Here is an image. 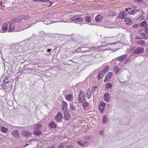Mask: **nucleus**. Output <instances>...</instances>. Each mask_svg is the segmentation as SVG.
Instances as JSON below:
<instances>
[{
  "instance_id": "nucleus-52",
  "label": "nucleus",
  "mask_w": 148,
  "mask_h": 148,
  "mask_svg": "<svg viewBox=\"0 0 148 148\" xmlns=\"http://www.w3.org/2000/svg\"><path fill=\"white\" fill-rule=\"evenodd\" d=\"M139 19H140L143 20L144 19V17L143 16L141 15L140 16V17L139 18Z\"/></svg>"
},
{
  "instance_id": "nucleus-62",
  "label": "nucleus",
  "mask_w": 148,
  "mask_h": 148,
  "mask_svg": "<svg viewBox=\"0 0 148 148\" xmlns=\"http://www.w3.org/2000/svg\"><path fill=\"white\" fill-rule=\"evenodd\" d=\"M63 114H64V116L65 117V112H64V111L63 112Z\"/></svg>"
},
{
  "instance_id": "nucleus-59",
  "label": "nucleus",
  "mask_w": 148,
  "mask_h": 148,
  "mask_svg": "<svg viewBox=\"0 0 148 148\" xmlns=\"http://www.w3.org/2000/svg\"><path fill=\"white\" fill-rule=\"evenodd\" d=\"M90 65H91L92 64L93 62L92 61H90Z\"/></svg>"
},
{
  "instance_id": "nucleus-40",
  "label": "nucleus",
  "mask_w": 148,
  "mask_h": 148,
  "mask_svg": "<svg viewBox=\"0 0 148 148\" xmlns=\"http://www.w3.org/2000/svg\"><path fill=\"white\" fill-rule=\"evenodd\" d=\"M146 22L145 21H144L143 22H141L140 24H139V25L141 27H143V26L145 25L146 24Z\"/></svg>"
},
{
  "instance_id": "nucleus-41",
  "label": "nucleus",
  "mask_w": 148,
  "mask_h": 148,
  "mask_svg": "<svg viewBox=\"0 0 148 148\" xmlns=\"http://www.w3.org/2000/svg\"><path fill=\"white\" fill-rule=\"evenodd\" d=\"M105 103L104 102H101L99 104V106H100L101 107L103 108L104 109H105Z\"/></svg>"
},
{
  "instance_id": "nucleus-3",
  "label": "nucleus",
  "mask_w": 148,
  "mask_h": 148,
  "mask_svg": "<svg viewBox=\"0 0 148 148\" xmlns=\"http://www.w3.org/2000/svg\"><path fill=\"white\" fill-rule=\"evenodd\" d=\"M85 94L84 91L81 90L78 94V99L79 103L82 102L85 99Z\"/></svg>"
},
{
  "instance_id": "nucleus-7",
  "label": "nucleus",
  "mask_w": 148,
  "mask_h": 148,
  "mask_svg": "<svg viewBox=\"0 0 148 148\" xmlns=\"http://www.w3.org/2000/svg\"><path fill=\"white\" fill-rule=\"evenodd\" d=\"M103 19V17L100 15L99 14L95 16V20L96 22L97 23H100Z\"/></svg>"
},
{
  "instance_id": "nucleus-48",
  "label": "nucleus",
  "mask_w": 148,
  "mask_h": 148,
  "mask_svg": "<svg viewBox=\"0 0 148 148\" xmlns=\"http://www.w3.org/2000/svg\"><path fill=\"white\" fill-rule=\"evenodd\" d=\"M99 134L100 135L103 136L104 135V132L103 131H100L99 132Z\"/></svg>"
},
{
  "instance_id": "nucleus-44",
  "label": "nucleus",
  "mask_w": 148,
  "mask_h": 148,
  "mask_svg": "<svg viewBox=\"0 0 148 148\" xmlns=\"http://www.w3.org/2000/svg\"><path fill=\"white\" fill-rule=\"evenodd\" d=\"M108 77H109L107 75H106L105 77V78L104 80V81L105 82H106L107 81L108 79Z\"/></svg>"
},
{
  "instance_id": "nucleus-28",
  "label": "nucleus",
  "mask_w": 148,
  "mask_h": 148,
  "mask_svg": "<svg viewBox=\"0 0 148 148\" xmlns=\"http://www.w3.org/2000/svg\"><path fill=\"white\" fill-rule=\"evenodd\" d=\"M108 119L107 116H104L103 118L102 122L104 124L106 122H108Z\"/></svg>"
},
{
  "instance_id": "nucleus-31",
  "label": "nucleus",
  "mask_w": 148,
  "mask_h": 148,
  "mask_svg": "<svg viewBox=\"0 0 148 148\" xmlns=\"http://www.w3.org/2000/svg\"><path fill=\"white\" fill-rule=\"evenodd\" d=\"M135 3H138V4L140 5L143 3V2L142 0H134Z\"/></svg>"
},
{
  "instance_id": "nucleus-34",
  "label": "nucleus",
  "mask_w": 148,
  "mask_h": 148,
  "mask_svg": "<svg viewBox=\"0 0 148 148\" xmlns=\"http://www.w3.org/2000/svg\"><path fill=\"white\" fill-rule=\"evenodd\" d=\"M36 126L35 130H38L41 127L42 125L40 124H38L35 125Z\"/></svg>"
},
{
  "instance_id": "nucleus-1",
  "label": "nucleus",
  "mask_w": 148,
  "mask_h": 148,
  "mask_svg": "<svg viewBox=\"0 0 148 148\" xmlns=\"http://www.w3.org/2000/svg\"><path fill=\"white\" fill-rule=\"evenodd\" d=\"M18 22L16 21L13 22L12 21H10L8 22V32H10L14 31L15 29V26L16 24H18Z\"/></svg>"
},
{
  "instance_id": "nucleus-42",
  "label": "nucleus",
  "mask_w": 148,
  "mask_h": 148,
  "mask_svg": "<svg viewBox=\"0 0 148 148\" xmlns=\"http://www.w3.org/2000/svg\"><path fill=\"white\" fill-rule=\"evenodd\" d=\"M140 26L139 24H136L135 25H132V27L134 28H136Z\"/></svg>"
},
{
  "instance_id": "nucleus-54",
  "label": "nucleus",
  "mask_w": 148,
  "mask_h": 148,
  "mask_svg": "<svg viewBox=\"0 0 148 148\" xmlns=\"http://www.w3.org/2000/svg\"><path fill=\"white\" fill-rule=\"evenodd\" d=\"M47 148H54V145H53L51 147L49 146L47 147Z\"/></svg>"
},
{
  "instance_id": "nucleus-47",
  "label": "nucleus",
  "mask_w": 148,
  "mask_h": 148,
  "mask_svg": "<svg viewBox=\"0 0 148 148\" xmlns=\"http://www.w3.org/2000/svg\"><path fill=\"white\" fill-rule=\"evenodd\" d=\"M63 145L62 144H60L58 146V148H64Z\"/></svg>"
},
{
  "instance_id": "nucleus-63",
  "label": "nucleus",
  "mask_w": 148,
  "mask_h": 148,
  "mask_svg": "<svg viewBox=\"0 0 148 148\" xmlns=\"http://www.w3.org/2000/svg\"><path fill=\"white\" fill-rule=\"evenodd\" d=\"M28 145V144H26L25 145V147L27 146Z\"/></svg>"
},
{
  "instance_id": "nucleus-53",
  "label": "nucleus",
  "mask_w": 148,
  "mask_h": 148,
  "mask_svg": "<svg viewBox=\"0 0 148 148\" xmlns=\"http://www.w3.org/2000/svg\"><path fill=\"white\" fill-rule=\"evenodd\" d=\"M73 148V146H72V145L68 146L66 147V148Z\"/></svg>"
},
{
  "instance_id": "nucleus-27",
  "label": "nucleus",
  "mask_w": 148,
  "mask_h": 148,
  "mask_svg": "<svg viewBox=\"0 0 148 148\" xmlns=\"http://www.w3.org/2000/svg\"><path fill=\"white\" fill-rule=\"evenodd\" d=\"M142 29L147 33L148 34V24H146L144 26Z\"/></svg>"
},
{
  "instance_id": "nucleus-33",
  "label": "nucleus",
  "mask_w": 148,
  "mask_h": 148,
  "mask_svg": "<svg viewBox=\"0 0 148 148\" xmlns=\"http://www.w3.org/2000/svg\"><path fill=\"white\" fill-rule=\"evenodd\" d=\"M88 105V103L87 102H84L82 105V106L84 109H85L86 107H87Z\"/></svg>"
},
{
  "instance_id": "nucleus-58",
  "label": "nucleus",
  "mask_w": 148,
  "mask_h": 148,
  "mask_svg": "<svg viewBox=\"0 0 148 148\" xmlns=\"http://www.w3.org/2000/svg\"><path fill=\"white\" fill-rule=\"evenodd\" d=\"M26 70L29 71H30V70H31V69L29 68L27 69H26Z\"/></svg>"
},
{
  "instance_id": "nucleus-56",
  "label": "nucleus",
  "mask_w": 148,
  "mask_h": 148,
  "mask_svg": "<svg viewBox=\"0 0 148 148\" xmlns=\"http://www.w3.org/2000/svg\"><path fill=\"white\" fill-rule=\"evenodd\" d=\"M49 2L50 3V5L49 6H51L52 5L53 2H51L50 1Z\"/></svg>"
},
{
  "instance_id": "nucleus-32",
  "label": "nucleus",
  "mask_w": 148,
  "mask_h": 148,
  "mask_svg": "<svg viewBox=\"0 0 148 148\" xmlns=\"http://www.w3.org/2000/svg\"><path fill=\"white\" fill-rule=\"evenodd\" d=\"M34 2L38 1L40 2H48L49 1V0H33Z\"/></svg>"
},
{
  "instance_id": "nucleus-39",
  "label": "nucleus",
  "mask_w": 148,
  "mask_h": 148,
  "mask_svg": "<svg viewBox=\"0 0 148 148\" xmlns=\"http://www.w3.org/2000/svg\"><path fill=\"white\" fill-rule=\"evenodd\" d=\"M99 109L100 111V112L101 113H102L104 111V110H105V109H104V108L101 107L99 106Z\"/></svg>"
},
{
  "instance_id": "nucleus-5",
  "label": "nucleus",
  "mask_w": 148,
  "mask_h": 148,
  "mask_svg": "<svg viewBox=\"0 0 148 148\" xmlns=\"http://www.w3.org/2000/svg\"><path fill=\"white\" fill-rule=\"evenodd\" d=\"M136 8V6L133 7V10L130 11L129 12V13L132 15H134V14H136L138 11H139L140 12H141V14H143L144 13V12L143 11V10H141V11L140 12V10H139L138 9H135V8Z\"/></svg>"
},
{
  "instance_id": "nucleus-45",
  "label": "nucleus",
  "mask_w": 148,
  "mask_h": 148,
  "mask_svg": "<svg viewBox=\"0 0 148 148\" xmlns=\"http://www.w3.org/2000/svg\"><path fill=\"white\" fill-rule=\"evenodd\" d=\"M134 38H135L136 39H138V40L142 39L141 38H140V35L139 36H136Z\"/></svg>"
},
{
  "instance_id": "nucleus-6",
  "label": "nucleus",
  "mask_w": 148,
  "mask_h": 148,
  "mask_svg": "<svg viewBox=\"0 0 148 148\" xmlns=\"http://www.w3.org/2000/svg\"><path fill=\"white\" fill-rule=\"evenodd\" d=\"M8 22L3 23L1 29L2 32H6L8 31Z\"/></svg>"
},
{
  "instance_id": "nucleus-37",
  "label": "nucleus",
  "mask_w": 148,
  "mask_h": 148,
  "mask_svg": "<svg viewBox=\"0 0 148 148\" xmlns=\"http://www.w3.org/2000/svg\"><path fill=\"white\" fill-rule=\"evenodd\" d=\"M86 95L87 96V98L88 99H90V98L91 97V94L89 90H88L87 91Z\"/></svg>"
},
{
  "instance_id": "nucleus-20",
  "label": "nucleus",
  "mask_w": 148,
  "mask_h": 148,
  "mask_svg": "<svg viewBox=\"0 0 148 148\" xmlns=\"http://www.w3.org/2000/svg\"><path fill=\"white\" fill-rule=\"evenodd\" d=\"M109 67L108 66H106L104 67L101 72L103 74H104L108 71Z\"/></svg>"
},
{
  "instance_id": "nucleus-10",
  "label": "nucleus",
  "mask_w": 148,
  "mask_h": 148,
  "mask_svg": "<svg viewBox=\"0 0 148 148\" xmlns=\"http://www.w3.org/2000/svg\"><path fill=\"white\" fill-rule=\"evenodd\" d=\"M62 118V115L60 113H58L55 116L56 120L58 121H60Z\"/></svg>"
},
{
  "instance_id": "nucleus-30",
  "label": "nucleus",
  "mask_w": 148,
  "mask_h": 148,
  "mask_svg": "<svg viewBox=\"0 0 148 148\" xmlns=\"http://www.w3.org/2000/svg\"><path fill=\"white\" fill-rule=\"evenodd\" d=\"M136 44L140 45H143L145 44V42L143 40L138 41L136 42Z\"/></svg>"
},
{
  "instance_id": "nucleus-61",
  "label": "nucleus",
  "mask_w": 148,
  "mask_h": 148,
  "mask_svg": "<svg viewBox=\"0 0 148 148\" xmlns=\"http://www.w3.org/2000/svg\"><path fill=\"white\" fill-rule=\"evenodd\" d=\"M2 5V3L1 2L0 3V6H1Z\"/></svg>"
},
{
  "instance_id": "nucleus-13",
  "label": "nucleus",
  "mask_w": 148,
  "mask_h": 148,
  "mask_svg": "<svg viewBox=\"0 0 148 148\" xmlns=\"http://www.w3.org/2000/svg\"><path fill=\"white\" fill-rule=\"evenodd\" d=\"M67 103L65 102V111H66L67 109ZM65 120H68L70 118V114H69V112H67L65 111Z\"/></svg>"
},
{
  "instance_id": "nucleus-25",
  "label": "nucleus",
  "mask_w": 148,
  "mask_h": 148,
  "mask_svg": "<svg viewBox=\"0 0 148 148\" xmlns=\"http://www.w3.org/2000/svg\"><path fill=\"white\" fill-rule=\"evenodd\" d=\"M0 130L3 133H6L8 130V129L4 127L1 126Z\"/></svg>"
},
{
  "instance_id": "nucleus-50",
  "label": "nucleus",
  "mask_w": 148,
  "mask_h": 148,
  "mask_svg": "<svg viewBox=\"0 0 148 148\" xmlns=\"http://www.w3.org/2000/svg\"><path fill=\"white\" fill-rule=\"evenodd\" d=\"M117 43V42H113L111 44H109V43H107L106 44H107L108 45H115Z\"/></svg>"
},
{
  "instance_id": "nucleus-9",
  "label": "nucleus",
  "mask_w": 148,
  "mask_h": 148,
  "mask_svg": "<svg viewBox=\"0 0 148 148\" xmlns=\"http://www.w3.org/2000/svg\"><path fill=\"white\" fill-rule=\"evenodd\" d=\"M32 133L28 130H23L22 131V134L24 136L28 137L30 136Z\"/></svg>"
},
{
  "instance_id": "nucleus-22",
  "label": "nucleus",
  "mask_w": 148,
  "mask_h": 148,
  "mask_svg": "<svg viewBox=\"0 0 148 148\" xmlns=\"http://www.w3.org/2000/svg\"><path fill=\"white\" fill-rule=\"evenodd\" d=\"M48 126L51 127L53 128H56V124L54 122H51L48 125Z\"/></svg>"
},
{
  "instance_id": "nucleus-11",
  "label": "nucleus",
  "mask_w": 148,
  "mask_h": 148,
  "mask_svg": "<svg viewBox=\"0 0 148 148\" xmlns=\"http://www.w3.org/2000/svg\"><path fill=\"white\" fill-rule=\"evenodd\" d=\"M112 23L110 21H106L104 23V26L108 28H112Z\"/></svg>"
},
{
  "instance_id": "nucleus-4",
  "label": "nucleus",
  "mask_w": 148,
  "mask_h": 148,
  "mask_svg": "<svg viewBox=\"0 0 148 148\" xmlns=\"http://www.w3.org/2000/svg\"><path fill=\"white\" fill-rule=\"evenodd\" d=\"M144 51V49L143 48L138 47L134 49L133 52L134 54H139L142 53Z\"/></svg>"
},
{
  "instance_id": "nucleus-51",
  "label": "nucleus",
  "mask_w": 148,
  "mask_h": 148,
  "mask_svg": "<svg viewBox=\"0 0 148 148\" xmlns=\"http://www.w3.org/2000/svg\"><path fill=\"white\" fill-rule=\"evenodd\" d=\"M63 103L62 104V109L63 110H64V108L65 107V102L64 101H63Z\"/></svg>"
},
{
  "instance_id": "nucleus-60",
  "label": "nucleus",
  "mask_w": 148,
  "mask_h": 148,
  "mask_svg": "<svg viewBox=\"0 0 148 148\" xmlns=\"http://www.w3.org/2000/svg\"><path fill=\"white\" fill-rule=\"evenodd\" d=\"M82 48V49H84H84H86V50H87V49L88 48H87V47H83Z\"/></svg>"
},
{
  "instance_id": "nucleus-17",
  "label": "nucleus",
  "mask_w": 148,
  "mask_h": 148,
  "mask_svg": "<svg viewBox=\"0 0 148 148\" xmlns=\"http://www.w3.org/2000/svg\"><path fill=\"white\" fill-rule=\"evenodd\" d=\"M15 31L17 32H19L25 29V28L23 29V27H20L18 23V24H16V26H15Z\"/></svg>"
},
{
  "instance_id": "nucleus-36",
  "label": "nucleus",
  "mask_w": 148,
  "mask_h": 148,
  "mask_svg": "<svg viewBox=\"0 0 148 148\" xmlns=\"http://www.w3.org/2000/svg\"><path fill=\"white\" fill-rule=\"evenodd\" d=\"M107 45H108L107 44V45H101L100 46H98L96 47H92V49H98L99 48H102L103 47H105Z\"/></svg>"
},
{
  "instance_id": "nucleus-55",
  "label": "nucleus",
  "mask_w": 148,
  "mask_h": 148,
  "mask_svg": "<svg viewBox=\"0 0 148 148\" xmlns=\"http://www.w3.org/2000/svg\"><path fill=\"white\" fill-rule=\"evenodd\" d=\"M51 51V49H48L47 50V52H50Z\"/></svg>"
},
{
  "instance_id": "nucleus-49",
  "label": "nucleus",
  "mask_w": 148,
  "mask_h": 148,
  "mask_svg": "<svg viewBox=\"0 0 148 148\" xmlns=\"http://www.w3.org/2000/svg\"><path fill=\"white\" fill-rule=\"evenodd\" d=\"M105 40L106 41H108L109 40H110L111 39V37H108V38L105 37Z\"/></svg>"
},
{
  "instance_id": "nucleus-23",
  "label": "nucleus",
  "mask_w": 148,
  "mask_h": 148,
  "mask_svg": "<svg viewBox=\"0 0 148 148\" xmlns=\"http://www.w3.org/2000/svg\"><path fill=\"white\" fill-rule=\"evenodd\" d=\"M84 19L85 21L88 23L92 21V19L90 16H86L85 17Z\"/></svg>"
},
{
  "instance_id": "nucleus-15",
  "label": "nucleus",
  "mask_w": 148,
  "mask_h": 148,
  "mask_svg": "<svg viewBox=\"0 0 148 148\" xmlns=\"http://www.w3.org/2000/svg\"><path fill=\"white\" fill-rule=\"evenodd\" d=\"M109 95V94L108 93H105L103 96V98L104 100L108 102L109 101L110 99L108 97Z\"/></svg>"
},
{
  "instance_id": "nucleus-19",
  "label": "nucleus",
  "mask_w": 148,
  "mask_h": 148,
  "mask_svg": "<svg viewBox=\"0 0 148 148\" xmlns=\"http://www.w3.org/2000/svg\"><path fill=\"white\" fill-rule=\"evenodd\" d=\"M127 55L124 54L118 57L117 60L118 61H121L125 59L127 57Z\"/></svg>"
},
{
  "instance_id": "nucleus-12",
  "label": "nucleus",
  "mask_w": 148,
  "mask_h": 148,
  "mask_svg": "<svg viewBox=\"0 0 148 148\" xmlns=\"http://www.w3.org/2000/svg\"><path fill=\"white\" fill-rule=\"evenodd\" d=\"M140 36L142 39H147L148 38V34L144 33L141 32L140 34Z\"/></svg>"
},
{
  "instance_id": "nucleus-29",
  "label": "nucleus",
  "mask_w": 148,
  "mask_h": 148,
  "mask_svg": "<svg viewBox=\"0 0 148 148\" xmlns=\"http://www.w3.org/2000/svg\"><path fill=\"white\" fill-rule=\"evenodd\" d=\"M104 74H103L102 73L99 72V74L97 76V79H101L104 76Z\"/></svg>"
},
{
  "instance_id": "nucleus-21",
  "label": "nucleus",
  "mask_w": 148,
  "mask_h": 148,
  "mask_svg": "<svg viewBox=\"0 0 148 148\" xmlns=\"http://www.w3.org/2000/svg\"><path fill=\"white\" fill-rule=\"evenodd\" d=\"M65 97L66 99L68 101H71L73 99V96L71 94L66 95Z\"/></svg>"
},
{
  "instance_id": "nucleus-24",
  "label": "nucleus",
  "mask_w": 148,
  "mask_h": 148,
  "mask_svg": "<svg viewBox=\"0 0 148 148\" xmlns=\"http://www.w3.org/2000/svg\"><path fill=\"white\" fill-rule=\"evenodd\" d=\"M33 133L36 136H38L41 134L42 132L38 130H35L33 132Z\"/></svg>"
},
{
  "instance_id": "nucleus-46",
  "label": "nucleus",
  "mask_w": 148,
  "mask_h": 148,
  "mask_svg": "<svg viewBox=\"0 0 148 148\" xmlns=\"http://www.w3.org/2000/svg\"><path fill=\"white\" fill-rule=\"evenodd\" d=\"M108 76L110 77V78L111 77H112V75H113V73L111 72H110L109 73L108 75H107Z\"/></svg>"
},
{
  "instance_id": "nucleus-18",
  "label": "nucleus",
  "mask_w": 148,
  "mask_h": 148,
  "mask_svg": "<svg viewBox=\"0 0 148 148\" xmlns=\"http://www.w3.org/2000/svg\"><path fill=\"white\" fill-rule=\"evenodd\" d=\"M77 143L81 146H83L87 144L88 142L87 141H84L83 140H80L77 142Z\"/></svg>"
},
{
  "instance_id": "nucleus-14",
  "label": "nucleus",
  "mask_w": 148,
  "mask_h": 148,
  "mask_svg": "<svg viewBox=\"0 0 148 148\" xmlns=\"http://www.w3.org/2000/svg\"><path fill=\"white\" fill-rule=\"evenodd\" d=\"M12 134L15 137H19V133L18 131L16 130H13L12 132Z\"/></svg>"
},
{
  "instance_id": "nucleus-64",
  "label": "nucleus",
  "mask_w": 148,
  "mask_h": 148,
  "mask_svg": "<svg viewBox=\"0 0 148 148\" xmlns=\"http://www.w3.org/2000/svg\"><path fill=\"white\" fill-rule=\"evenodd\" d=\"M147 20H148V15L147 16V18H146Z\"/></svg>"
},
{
  "instance_id": "nucleus-26",
  "label": "nucleus",
  "mask_w": 148,
  "mask_h": 148,
  "mask_svg": "<svg viewBox=\"0 0 148 148\" xmlns=\"http://www.w3.org/2000/svg\"><path fill=\"white\" fill-rule=\"evenodd\" d=\"M112 86V85L110 83H108L106 85L105 87L107 90H109V88L111 89Z\"/></svg>"
},
{
  "instance_id": "nucleus-38",
  "label": "nucleus",
  "mask_w": 148,
  "mask_h": 148,
  "mask_svg": "<svg viewBox=\"0 0 148 148\" xmlns=\"http://www.w3.org/2000/svg\"><path fill=\"white\" fill-rule=\"evenodd\" d=\"M114 72L117 74L119 71V69L118 66H115L114 68Z\"/></svg>"
},
{
  "instance_id": "nucleus-8",
  "label": "nucleus",
  "mask_w": 148,
  "mask_h": 148,
  "mask_svg": "<svg viewBox=\"0 0 148 148\" xmlns=\"http://www.w3.org/2000/svg\"><path fill=\"white\" fill-rule=\"evenodd\" d=\"M127 14L126 12L125 11H122L120 13L118 16V17L122 19H123L125 18Z\"/></svg>"
},
{
  "instance_id": "nucleus-43",
  "label": "nucleus",
  "mask_w": 148,
  "mask_h": 148,
  "mask_svg": "<svg viewBox=\"0 0 148 148\" xmlns=\"http://www.w3.org/2000/svg\"><path fill=\"white\" fill-rule=\"evenodd\" d=\"M70 108L71 110H75L76 109V108L75 107V106H73L72 104L70 105Z\"/></svg>"
},
{
  "instance_id": "nucleus-35",
  "label": "nucleus",
  "mask_w": 148,
  "mask_h": 148,
  "mask_svg": "<svg viewBox=\"0 0 148 148\" xmlns=\"http://www.w3.org/2000/svg\"><path fill=\"white\" fill-rule=\"evenodd\" d=\"M84 138L87 140H90L91 139V137L90 136H84Z\"/></svg>"
},
{
  "instance_id": "nucleus-16",
  "label": "nucleus",
  "mask_w": 148,
  "mask_h": 148,
  "mask_svg": "<svg viewBox=\"0 0 148 148\" xmlns=\"http://www.w3.org/2000/svg\"><path fill=\"white\" fill-rule=\"evenodd\" d=\"M124 21L126 22V24L128 25H130L132 24V21L129 18H126L124 19Z\"/></svg>"
},
{
  "instance_id": "nucleus-57",
  "label": "nucleus",
  "mask_w": 148,
  "mask_h": 148,
  "mask_svg": "<svg viewBox=\"0 0 148 148\" xmlns=\"http://www.w3.org/2000/svg\"><path fill=\"white\" fill-rule=\"evenodd\" d=\"M129 10V9L128 8H125V10L126 11H128Z\"/></svg>"
},
{
  "instance_id": "nucleus-2",
  "label": "nucleus",
  "mask_w": 148,
  "mask_h": 148,
  "mask_svg": "<svg viewBox=\"0 0 148 148\" xmlns=\"http://www.w3.org/2000/svg\"><path fill=\"white\" fill-rule=\"evenodd\" d=\"M67 19L68 20L65 21V23L71 22L72 21L74 23H76L77 22L82 21L83 20L82 18L79 17H69L68 18H67Z\"/></svg>"
}]
</instances>
